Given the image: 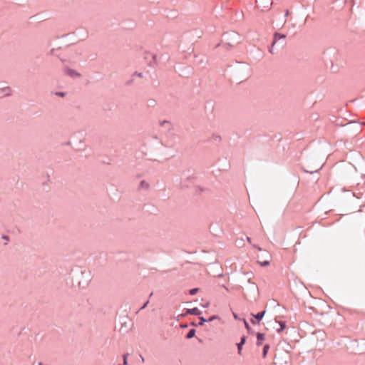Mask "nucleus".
I'll use <instances>...</instances> for the list:
<instances>
[{"instance_id":"1","label":"nucleus","mask_w":365,"mask_h":365,"mask_svg":"<svg viewBox=\"0 0 365 365\" xmlns=\"http://www.w3.org/2000/svg\"><path fill=\"white\" fill-rule=\"evenodd\" d=\"M273 365H291V356L288 352H280L275 355Z\"/></svg>"},{"instance_id":"2","label":"nucleus","mask_w":365,"mask_h":365,"mask_svg":"<svg viewBox=\"0 0 365 365\" xmlns=\"http://www.w3.org/2000/svg\"><path fill=\"white\" fill-rule=\"evenodd\" d=\"M265 311H263V312H259L258 314H252V317L255 318V319H251V322L253 324H255L257 323H259V321H261L263 318V317L264 316L265 314Z\"/></svg>"},{"instance_id":"3","label":"nucleus","mask_w":365,"mask_h":365,"mask_svg":"<svg viewBox=\"0 0 365 365\" xmlns=\"http://www.w3.org/2000/svg\"><path fill=\"white\" fill-rule=\"evenodd\" d=\"M65 73L66 75H68L72 78H76V77L80 76V74L78 73L76 71H74L73 69H70V68H66L65 70Z\"/></svg>"},{"instance_id":"4","label":"nucleus","mask_w":365,"mask_h":365,"mask_svg":"<svg viewBox=\"0 0 365 365\" xmlns=\"http://www.w3.org/2000/svg\"><path fill=\"white\" fill-rule=\"evenodd\" d=\"M264 340V335L263 334L258 333L257 334V346L262 345Z\"/></svg>"},{"instance_id":"5","label":"nucleus","mask_w":365,"mask_h":365,"mask_svg":"<svg viewBox=\"0 0 365 365\" xmlns=\"http://www.w3.org/2000/svg\"><path fill=\"white\" fill-rule=\"evenodd\" d=\"M245 341H246V337L245 336H242L241 338L240 342L237 344V349H238V353L240 354H241V351H242V346L245 344Z\"/></svg>"},{"instance_id":"6","label":"nucleus","mask_w":365,"mask_h":365,"mask_svg":"<svg viewBox=\"0 0 365 365\" xmlns=\"http://www.w3.org/2000/svg\"><path fill=\"white\" fill-rule=\"evenodd\" d=\"M285 37H286V36L284 35V34L276 33L274 34V41L272 43V46H274L275 44V43L277 42V40L281 39V38L284 39V38H285Z\"/></svg>"},{"instance_id":"7","label":"nucleus","mask_w":365,"mask_h":365,"mask_svg":"<svg viewBox=\"0 0 365 365\" xmlns=\"http://www.w3.org/2000/svg\"><path fill=\"white\" fill-rule=\"evenodd\" d=\"M150 185H149V183L147 182L145 180H142L140 183V189H143V190H148L149 188Z\"/></svg>"},{"instance_id":"8","label":"nucleus","mask_w":365,"mask_h":365,"mask_svg":"<svg viewBox=\"0 0 365 365\" xmlns=\"http://www.w3.org/2000/svg\"><path fill=\"white\" fill-rule=\"evenodd\" d=\"M0 91L4 93V96H9L11 94V88L9 87H5L3 88H0Z\"/></svg>"},{"instance_id":"9","label":"nucleus","mask_w":365,"mask_h":365,"mask_svg":"<svg viewBox=\"0 0 365 365\" xmlns=\"http://www.w3.org/2000/svg\"><path fill=\"white\" fill-rule=\"evenodd\" d=\"M187 313H189L190 314H194V315H200L201 314L200 311L197 308H193V309H189L187 311Z\"/></svg>"},{"instance_id":"10","label":"nucleus","mask_w":365,"mask_h":365,"mask_svg":"<svg viewBox=\"0 0 365 365\" xmlns=\"http://www.w3.org/2000/svg\"><path fill=\"white\" fill-rule=\"evenodd\" d=\"M269 349V346L268 344H266L264 346V349H263V357L264 358L266 356H267V354L268 352V350Z\"/></svg>"},{"instance_id":"11","label":"nucleus","mask_w":365,"mask_h":365,"mask_svg":"<svg viewBox=\"0 0 365 365\" xmlns=\"http://www.w3.org/2000/svg\"><path fill=\"white\" fill-rule=\"evenodd\" d=\"M195 331L194 329H191L187 334V338L190 339L195 336Z\"/></svg>"},{"instance_id":"12","label":"nucleus","mask_w":365,"mask_h":365,"mask_svg":"<svg viewBox=\"0 0 365 365\" xmlns=\"http://www.w3.org/2000/svg\"><path fill=\"white\" fill-rule=\"evenodd\" d=\"M279 324L280 325V328L277 330V331L280 332L286 327V324L284 322H279Z\"/></svg>"},{"instance_id":"13","label":"nucleus","mask_w":365,"mask_h":365,"mask_svg":"<svg viewBox=\"0 0 365 365\" xmlns=\"http://www.w3.org/2000/svg\"><path fill=\"white\" fill-rule=\"evenodd\" d=\"M262 267H265V266H267L270 263V261L268 259V260H265V261H263V262H259L258 261L257 262Z\"/></svg>"},{"instance_id":"14","label":"nucleus","mask_w":365,"mask_h":365,"mask_svg":"<svg viewBox=\"0 0 365 365\" xmlns=\"http://www.w3.org/2000/svg\"><path fill=\"white\" fill-rule=\"evenodd\" d=\"M198 291V289L197 288H195V289H192L190 290V294L193 295V294H195Z\"/></svg>"},{"instance_id":"15","label":"nucleus","mask_w":365,"mask_h":365,"mask_svg":"<svg viewBox=\"0 0 365 365\" xmlns=\"http://www.w3.org/2000/svg\"><path fill=\"white\" fill-rule=\"evenodd\" d=\"M205 322H207V320L205 318L200 317L199 325H201V326L203 325Z\"/></svg>"},{"instance_id":"16","label":"nucleus","mask_w":365,"mask_h":365,"mask_svg":"<svg viewBox=\"0 0 365 365\" xmlns=\"http://www.w3.org/2000/svg\"><path fill=\"white\" fill-rule=\"evenodd\" d=\"M243 322L245 324V326L246 329H250V326H249L248 323L247 322V321L245 319H243Z\"/></svg>"},{"instance_id":"17","label":"nucleus","mask_w":365,"mask_h":365,"mask_svg":"<svg viewBox=\"0 0 365 365\" xmlns=\"http://www.w3.org/2000/svg\"><path fill=\"white\" fill-rule=\"evenodd\" d=\"M217 316H212V317H211L209 319V320H208V321H209V322H211V321H212V320H214V319H217Z\"/></svg>"},{"instance_id":"18","label":"nucleus","mask_w":365,"mask_h":365,"mask_svg":"<svg viewBox=\"0 0 365 365\" xmlns=\"http://www.w3.org/2000/svg\"><path fill=\"white\" fill-rule=\"evenodd\" d=\"M123 364H124V365H127V357H126V356H124V361H123Z\"/></svg>"},{"instance_id":"19","label":"nucleus","mask_w":365,"mask_h":365,"mask_svg":"<svg viewBox=\"0 0 365 365\" xmlns=\"http://www.w3.org/2000/svg\"><path fill=\"white\" fill-rule=\"evenodd\" d=\"M289 14H290L289 11L288 9H287V10L285 11V16H288Z\"/></svg>"},{"instance_id":"20","label":"nucleus","mask_w":365,"mask_h":365,"mask_svg":"<svg viewBox=\"0 0 365 365\" xmlns=\"http://www.w3.org/2000/svg\"><path fill=\"white\" fill-rule=\"evenodd\" d=\"M57 95H58L60 96H64V93H58Z\"/></svg>"},{"instance_id":"21","label":"nucleus","mask_w":365,"mask_h":365,"mask_svg":"<svg viewBox=\"0 0 365 365\" xmlns=\"http://www.w3.org/2000/svg\"><path fill=\"white\" fill-rule=\"evenodd\" d=\"M233 316H234V318H235V319H238V317H237V315L236 314H235V313H234V314H233Z\"/></svg>"},{"instance_id":"22","label":"nucleus","mask_w":365,"mask_h":365,"mask_svg":"<svg viewBox=\"0 0 365 365\" xmlns=\"http://www.w3.org/2000/svg\"><path fill=\"white\" fill-rule=\"evenodd\" d=\"M247 240L248 241V242L251 243V239L250 237H247Z\"/></svg>"},{"instance_id":"23","label":"nucleus","mask_w":365,"mask_h":365,"mask_svg":"<svg viewBox=\"0 0 365 365\" xmlns=\"http://www.w3.org/2000/svg\"><path fill=\"white\" fill-rule=\"evenodd\" d=\"M148 303V302H147L145 304H144V305H143V307H142V309H144V308L147 306Z\"/></svg>"},{"instance_id":"24","label":"nucleus","mask_w":365,"mask_h":365,"mask_svg":"<svg viewBox=\"0 0 365 365\" xmlns=\"http://www.w3.org/2000/svg\"><path fill=\"white\" fill-rule=\"evenodd\" d=\"M39 365H42L41 364H39Z\"/></svg>"}]
</instances>
